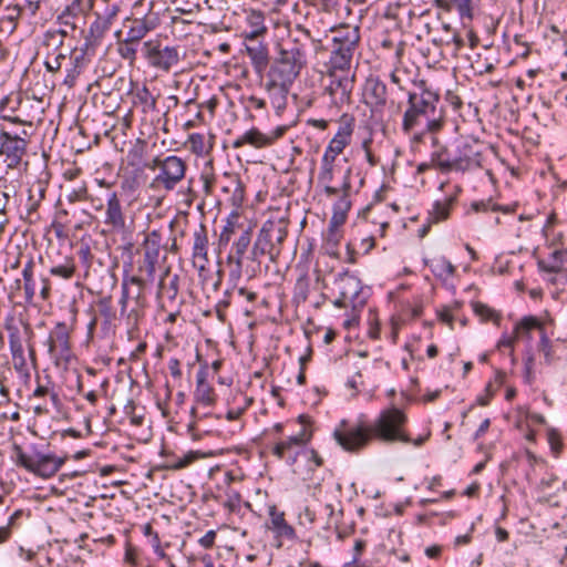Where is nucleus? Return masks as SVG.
I'll return each instance as SVG.
<instances>
[{
    "mask_svg": "<svg viewBox=\"0 0 567 567\" xmlns=\"http://www.w3.org/2000/svg\"><path fill=\"white\" fill-rule=\"evenodd\" d=\"M271 529L277 538L295 540L297 538L293 527L285 519V513L277 509L276 505L268 509Z\"/></svg>",
    "mask_w": 567,
    "mask_h": 567,
    "instance_id": "29",
    "label": "nucleus"
},
{
    "mask_svg": "<svg viewBox=\"0 0 567 567\" xmlns=\"http://www.w3.org/2000/svg\"><path fill=\"white\" fill-rule=\"evenodd\" d=\"M50 0H24L27 17L33 19L38 16L42 4H47Z\"/></svg>",
    "mask_w": 567,
    "mask_h": 567,
    "instance_id": "63",
    "label": "nucleus"
},
{
    "mask_svg": "<svg viewBox=\"0 0 567 567\" xmlns=\"http://www.w3.org/2000/svg\"><path fill=\"white\" fill-rule=\"evenodd\" d=\"M48 347L51 357L59 362L69 363L72 359L70 329L65 322H58L50 332Z\"/></svg>",
    "mask_w": 567,
    "mask_h": 567,
    "instance_id": "18",
    "label": "nucleus"
},
{
    "mask_svg": "<svg viewBox=\"0 0 567 567\" xmlns=\"http://www.w3.org/2000/svg\"><path fill=\"white\" fill-rule=\"evenodd\" d=\"M252 240V228H241L238 237L233 241L227 256V265L230 267L229 278L238 281L243 276L244 257L247 254Z\"/></svg>",
    "mask_w": 567,
    "mask_h": 567,
    "instance_id": "17",
    "label": "nucleus"
},
{
    "mask_svg": "<svg viewBox=\"0 0 567 567\" xmlns=\"http://www.w3.org/2000/svg\"><path fill=\"white\" fill-rule=\"evenodd\" d=\"M137 42H128L125 38L122 42L118 43V54L122 59L130 62V64H133L136 60L137 55V49H136Z\"/></svg>",
    "mask_w": 567,
    "mask_h": 567,
    "instance_id": "54",
    "label": "nucleus"
},
{
    "mask_svg": "<svg viewBox=\"0 0 567 567\" xmlns=\"http://www.w3.org/2000/svg\"><path fill=\"white\" fill-rule=\"evenodd\" d=\"M34 262L30 259L22 269V278L24 281L23 289L27 301H32L35 296L37 287L34 281Z\"/></svg>",
    "mask_w": 567,
    "mask_h": 567,
    "instance_id": "43",
    "label": "nucleus"
},
{
    "mask_svg": "<svg viewBox=\"0 0 567 567\" xmlns=\"http://www.w3.org/2000/svg\"><path fill=\"white\" fill-rule=\"evenodd\" d=\"M243 498L238 491L234 488H228L225 492V501L223 505L230 513H239L241 508Z\"/></svg>",
    "mask_w": 567,
    "mask_h": 567,
    "instance_id": "53",
    "label": "nucleus"
},
{
    "mask_svg": "<svg viewBox=\"0 0 567 567\" xmlns=\"http://www.w3.org/2000/svg\"><path fill=\"white\" fill-rule=\"evenodd\" d=\"M333 439L346 452L359 453L373 441L369 424L358 421L349 423L342 420L333 430Z\"/></svg>",
    "mask_w": 567,
    "mask_h": 567,
    "instance_id": "8",
    "label": "nucleus"
},
{
    "mask_svg": "<svg viewBox=\"0 0 567 567\" xmlns=\"http://www.w3.org/2000/svg\"><path fill=\"white\" fill-rule=\"evenodd\" d=\"M53 277H59L63 280H70L76 272L75 260L72 256H66L61 264L54 265L49 270Z\"/></svg>",
    "mask_w": 567,
    "mask_h": 567,
    "instance_id": "40",
    "label": "nucleus"
},
{
    "mask_svg": "<svg viewBox=\"0 0 567 567\" xmlns=\"http://www.w3.org/2000/svg\"><path fill=\"white\" fill-rule=\"evenodd\" d=\"M309 293V282L307 279H298L295 287V299L305 302Z\"/></svg>",
    "mask_w": 567,
    "mask_h": 567,
    "instance_id": "61",
    "label": "nucleus"
},
{
    "mask_svg": "<svg viewBox=\"0 0 567 567\" xmlns=\"http://www.w3.org/2000/svg\"><path fill=\"white\" fill-rule=\"evenodd\" d=\"M248 227L249 226L238 224L236 216L228 218L219 234V238H218L219 248H225L230 243L233 235H236V234L239 235L241 228H248Z\"/></svg>",
    "mask_w": 567,
    "mask_h": 567,
    "instance_id": "41",
    "label": "nucleus"
},
{
    "mask_svg": "<svg viewBox=\"0 0 567 567\" xmlns=\"http://www.w3.org/2000/svg\"><path fill=\"white\" fill-rule=\"evenodd\" d=\"M136 99L143 106V112H154L156 111V97L151 93L147 86H142L136 91Z\"/></svg>",
    "mask_w": 567,
    "mask_h": 567,
    "instance_id": "50",
    "label": "nucleus"
},
{
    "mask_svg": "<svg viewBox=\"0 0 567 567\" xmlns=\"http://www.w3.org/2000/svg\"><path fill=\"white\" fill-rule=\"evenodd\" d=\"M538 267L546 272L567 271V250H553L547 258L538 260Z\"/></svg>",
    "mask_w": 567,
    "mask_h": 567,
    "instance_id": "33",
    "label": "nucleus"
},
{
    "mask_svg": "<svg viewBox=\"0 0 567 567\" xmlns=\"http://www.w3.org/2000/svg\"><path fill=\"white\" fill-rule=\"evenodd\" d=\"M472 308L474 313L483 321H492L495 324H499L502 316L498 311L491 308L489 306L481 302V301H474L472 302Z\"/></svg>",
    "mask_w": 567,
    "mask_h": 567,
    "instance_id": "45",
    "label": "nucleus"
},
{
    "mask_svg": "<svg viewBox=\"0 0 567 567\" xmlns=\"http://www.w3.org/2000/svg\"><path fill=\"white\" fill-rule=\"evenodd\" d=\"M453 198H446L444 202H436L431 214V218L434 223L443 221L449 218Z\"/></svg>",
    "mask_w": 567,
    "mask_h": 567,
    "instance_id": "52",
    "label": "nucleus"
},
{
    "mask_svg": "<svg viewBox=\"0 0 567 567\" xmlns=\"http://www.w3.org/2000/svg\"><path fill=\"white\" fill-rule=\"evenodd\" d=\"M334 285L338 295L350 301L353 312H359L365 306L368 297L363 291L361 280L357 276L348 271L339 274Z\"/></svg>",
    "mask_w": 567,
    "mask_h": 567,
    "instance_id": "15",
    "label": "nucleus"
},
{
    "mask_svg": "<svg viewBox=\"0 0 567 567\" xmlns=\"http://www.w3.org/2000/svg\"><path fill=\"white\" fill-rule=\"evenodd\" d=\"M244 47L254 69L257 72L266 70L269 63L268 47L265 38H243Z\"/></svg>",
    "mask_w": 567,
    "mask_h": 567,
    "instance_id": "24",
    "label": "nucleus"
},
{
    "mask_svg": "<svg viewBox=\"0 0 567 567\" xmlns=\"http://www.w3.org/2000/svg\"><path fill=\"white\" fill-rule=\"evenodd\" d=\"M142 53L148 66L165 73L178 66L184 56L179 45H162L158 40L145 41Z\"/></svg>",
    "mask_w": 567,
    "mask_h": 567,
    "instance_id": "11",
    "label": "nucleus"
},
{
    "mask_svg": "<svg viewBox=\"0 0 567 567\" xmlns=\"http://www.w3.org/2000/svg\"><path fill=\"white\" fill-rule=\"evenodd\" d=\"M178 284L179 277L178 275H171V269L166 268L161 275L158 287H157V296L166 297L169 300H175L178 293Z\"/></svg>",
    "mask_w": 567,
    "mask_h": 567,
    "instance_id": "35",
    "label": "nucleus"
},
{
    "mask_svg": "<svg viewBox=\"0 0 567 567\" xmlns=\"http://www.w3.org/2000/svg\"><path fill=\"white\" fill-rule=\"evenodd\" d=\"M285 127H278L274 133H262L258 128L252 127L246 131L244 134L238 136L234 142L233 146L235 148H240L244 145H251L256 148H262L271 145L277 138L282 136L285 133Z\"/></svg>",
    "mask_w": 567,
    "mask_h": 567,
    "instance_id": "21",
    "label": "nucleus"
},
{
    "mask_svg": "<svg viewBox=\"0 0 567 567\" xmlns=\"http://www.w3.org/2000/svg\"><path fill=\"white\" fill-rule=\"evenodd\" d=\"M328 83L324 86V93L329 95L331 103L341 109L349 105L355 82V72L351 69L340 71L332 68H326Z\"/></svg>",
    "mask_w": 567,
    "mask_h": 567,
    "instance_id": "12",
    "label": "nucleus"
},
{
    "mask_svg": "<svg viewBox=\"0 0 567 567\" xmlns=\"http://www.w3.org/2000/svg\"><path fill=\"white\" fill-rule=\"evenodd\" d=\"M161 261L142 257L138 261L137 271L138 276L144 277L146 282H152L155 279L156 269Z\"/></svg>",
    "mask_w": 567,
    "mask_h": 567,
    "instance_id": "47",
    "label": "nucleus"
},
{
    "mask_svg": "<svg viewBox=\"0 0 567 567\" xmlns=\"http://www.w3.org/2000/svg\"><path fill=\"white\" fill-rule=\"evenodd\" d=\"M388 101V90L383 81L370 75L362 87V102L369 107L373 117H381Z\"/></svg>",
    "mask_w": 567,
    "mask_h": 567,
    "instance_id": "16",
    "label": "nucleus"
},
{
    "mask_svg": "<svg viewBox=\"0 0 567 567\" xmlns=\"http://www.w3.org/2000/svg\"><path fill=\"white\" fill-rule=\"evenodd\" d=\"M30 133H20L0 127V162L7 169L18 168L27 155Z\"/></svg>",
    "mask_w": 567,
    "mask_h": 567,
    "instance_id": "7",
    "label": "nucleus"
},
{
    "mask_svg": "<svg viewBox=\"0 0 567 567\" xmlns=\"http://www.w3.org/2000/svg\"><path fill=\"white\" fill-rule=\"evenodd\" d=\"M196 460V454L194 452H188L183 457L176 460V461H168L164 468L172 470V471H178L187 467L189 464H192Z\"/></svg>",
    "mask_w": 567,
    "mask_h": 567,
    "instance_id": "57",
    "label": "nucleus"
},
{
    "mask_svg": "<svg viewBox=\"0 0 567 567\" xmlns=\"http://www.w3.org/2000/svg\"><path fill=\"white\" fill-rule=\"evenodd\" d=\"M324 508L328 512V520H327L328 527H331V526L338 527L339 524L341 523L342 509L337 507L336 504H333L332 502L326 503Z\"/></svg>",
    "mask_w": 567,
    "mask_h": 567,
    "instance_id": "58",
    "label": "nucleus"
},
{
    "mask_svg": "<svg viewBox=\"0 0 567 567\" xmlns=\"http://www.w3.org/2000/svg\"><path fill=\"white\" fill-rule=\"evenodd\" d=\"M65 58L66 54L61 50L47 52L44 61L45 70L50 73L59 72Z\"/></svg>",
    "mask_w": 567,
    "mask_h": 567,
    "instance_id": "48",
    "label": "nucleus"
},
{
    "mask_svg": "<svg viewBox=\"0 0 567 567\" xmlns=\"http://www.w3.org/2000/svg\"><path fill=\"white\" fill-rule=\"evenodd\" d=\"M338 171V164H320L319 167L318 185L322 187L324 195L329 198L337 194L338 186H332V182Z\"/></svg>",
    "mask_w": 567,
    "mask_h": 567,
    "instance_id": "34",
    "label": "nucleus"
},
{
    "mask_svg": "<svg viewBox=\"0 0 567 567\" xmlns=\"http://www.w3.org/2000/svg\"><path fill=\"white\" fill-rule=\"evenodd\" d=\"M424 262L434 277L441 281H447L456 271V267L445 256H434L431 259H425Z\"/></svg>",
    "mask_w": 567,
    "mask_h": 567,
    "instance_id": "32",
    "label": "nucleus"
},
{
    "mask_svg": "<svg viewBox=\"0 0 567 567\" xmlns=\"http://www.w3.org/2000/svg\"><path fill=\"white\" fill-rule=\"evenodd\" d=\"M437 103L439 95L432 91L424 90L420 94L409 93V107L403 115L402 130L410 133L422 118L435 115Z\"/></svg>",
    "mask_w": 567,
    "mask_h": 567,
    "instance_id": "9",
    "label": "nucleus"
},
{
    "mask_svg": "<svg viewBox=\"0 0 567 567\" xmlns=\"http://www.w3.org/2000/svg\"><path fill=\"white\" fill-rule=\"evenodd\" d=\"M280 254V248L272 240L267 229L261 226L256 240L252 244L248 259L252 262H260V258L268 255L271 261H275Z\"/></svg>",
    "mask_w": 567,
    "mask_h": 567,
    "instance_id": "23",
    "label": "nucleus"
},
{
    "mask_svg": "<svg viewBox=\"0 0 567 567\" xmlns=\"http://www.w3.org/2000/svg\"><path fill=\"white\" fill-rule=\"evenodd\" d=\"M27 16L25 4L20 6L19 3H10L4 8L3 21L11 24V31L17 29L18 21Z\"/></svg>",
    "mask_w": 567,
    "mask_h": 567,
    "instance_id": "46",
    "label": "nucleus"
},
{
    "mask_svg": "<svg viewBox=\"0 0 567 567\" xmlns=\"http://www.w3.org/2000/svg\"><path fill=\"white\" fill-rule=\"evenodd\" d=\"M104 224L117 231L125 228V217L122 212L121 202L115 192H112L107 196Z\"/></svg>",
    "mask_w": 567,
    "mask_h": 567,
    "instance_id": "30",
    "label": "nucleus"
},
{
    "mask_svg": "<svg viewBox=\"0 0 567 567\" xmlns=\"http://www.w3.org/2000/svg\"><path fill=\"white\" fill-rule=\"evenodd\" d=\"M311 437L312 432L303 426L297 434L275 443L271 453L291 466L295 474H303L299 465L300 460L306 462L308 471H316L322 466L323 460L316 450L307 446Z\"/></svg>",
    "mask_w": 567,
    "mask_h": 567,
    "instance_id": "2",
    "label": "nucleus"
},
{
    "mask_svg": "<svg viewBox=\"0 0 567 567\" xmlns=\"http://www.w3.org/2000/svg\"><path fill=\"white\" fill-rule=\"evenodd\" d=\"M111 23L107 20H104L101 16L91 23L89 28V33L85 38L84 44H87V48L92 49L95 45H99L104 38L105 33L110 30Z\"/></svg>",
    "mask_w": 567,
    "mask_h": 567,
    "instance_id": "37",
    "label": "nucleus"
},
{
    "mask_svg": "<svg viewBox=\"0 0 567 567\" xmlns=\"http://www.w3.org/2000/svg\"><path fill=\"white\" fill-rule=\"evenodd\" d=\"M247 27L241 31V38H265L267 27L260 12H251L247 16Z\"/></svg>",
    "mask_w": 567,
    "mask_h": 567,
    "instance_id": "36",
    "label": "nucleus"
},
{
    "mask_svg": "<svg viewBox=\"0 0 567 567\" xmlns=\"http://www.w3.org/2000/svg\"><path fill=\"white\" fill-rule=\"evenodd\" d=\"M547 442L555 457H558L564 449L561 433L555 427H548L546 431Z\"/></svg>",
    "mask_w": 567,
    "mask_h": 567,
    "instance_id": "51",
    "label": "nucleus"
},
{
    "mask_svg": "<svg viewBox=\"0 0 567 567\" xmlns=\"http://www.w3.org/2000/svg\"><path fill=\"white\" fill-rule=\"evenodd\" d=\"M275 56L268 73L295 81L307 64L306 43L288 27L277 29Z\"/></svg>",
    "mask_w": 567,
    "mask_h": 567,
    "instance_id": "1",
    "label": "nucleus"
},
{
    "mask_svg": "<svg viewBox=\"0 0 567 567\" xmlns=\"http://www.w3.org/2000/svg\"><path fill=\"white\" fill-rule=\"evenodd\" d=\"M165 248L164 237L161 230L153 229L145 234L141 244L142 257L154 259L157 261L165 260L166 257L162 256Z\"/></svg>",
    "mask_w": 567,
    "mask_h": 567,
    "instance_id": "28",
    "label": "nucleus"
},
{
    "mask_svg": "<svg viewBox=\"0 0 567 567\" xmlns=\"http://www.w3.org/2000/svg\"><path fill=\"white\" fill-rule=\"evenodd\" d=\"M352 168L347 167L342 175V181L337 188V194L333 197H338L337 202L333 204L332 212L342 214L348 216V213L351 208V194H352V184H351Z\"/></svg>",
    "mask_w": 567,
    "mask_h": 567,
    "instance_id": "27",
    "label": "nucleus"
},
{
    "mask_svg": "<svg viewBox=\"0 0 567 567\" xmlns=\"http://www.w3.org/2000/svg\"><path fill=\"white\" fill-rule=\"evenodd\" d=\"M351 134L352 130L349 125L340 126L327 147L330 148V152L341 155L351 141Z\"/></svg>",
    "mask_w": 567,
    "mask_h": 567,
    "instance_id": "39",
    "label": "nucleus"
},
{
    "mask_svg": "<svg viewBox=\"0 0 567 567\" xmlns=\"http://www.w3.org/2000/svg\"><path fill=\"white\" fill-rule=\"evenodd\" d=\"M292 83V80L268 73L265 86L277 114H280L281 111L285 110L287 105V95Z\"/></svg>",
    "mask_w": 567,
    "mask_h": 567,
    "instance_id": "20",
    "label": "nucleus"
},
{
    "mask_svg": "<svg viewBox=\"0 0 567 567\" xmlns=\"http://www.w3.org/2000/svg\"><path fill=\"white\" fill-rule=\"evenodd\" d=\"M208 364L204 363L199 367L196 373V388L194 391L195 404L192 406L190 410V415L194 420H200L203 417L208 416V413H199V406L210 408L214 406L217 401V394L214 388L208 382Z\"/></svg>",
    "mask_w": 567,
    "mask_h": 567,
    "instance_id": "14",
    "label": "nucleus"
},
{
    "mask_svg": "<svg viewBox=\"0 0 567 567\" xmlns=\"http://www.w3.org/2000/svg\"><path fill=\"white\" fill-rule=\"evenodd\" d=\"M147 168L155 172L150 183V188L155 192L169 193L185 179L187 163L177 155L155 156L147 164Z\"/></svg>",
    "mask_w": 567,
    "mask_h": 567,
    "instance_id": "6",
    "label": "nucleus"
},
{
    "mask_svg": "<svg viewBox=\"0 0 567 567\" xmlns=\"http://www.w3.org/2000/svg\"><path fill=\"white\" fill-rule=\"evenodd\" d=\"M146 285V279L142 276L124 275L122 278L120 313L126 318L128 324L136 326L144 316L147 305Z\"/></svg>",
    "mask_w": 567,
    "mask_h": 567,
    "instance_id": "5",
    "label": "nucleus"
},
{
    "mask_svg": "<svg viewBox=\"0 0 567 567\" xmlns=\"http://www.w3.org/2000/svg\"><path fill=\"white\" fill-rule=\"evenodd\" d=\"M515 207L516 206H501L494 203L493 199L488 198L473 202L471 204L470 212L487 214L502 210L505 214H511L515 210Z\"/></svg>",
    "mask_w": 567,
    "mask_h": 567,
    "instance_id": "42",
    "label": "nucleus"
},
{
    "mask_svg": "<svg viewBox=\"0 0 567 567\" xmlns=\"http://www.w3.org/2000/svg\"><path fill=\"white\" fill-rule=\"evenodd\" d=\"M329 60L326 68L348 71L352 66L354 54L359 50L361 32L359 25L340 24L330 29Z\"/></svg>",
    "mask_w": 567,
    "mask_h": 567,
    "instance_id": "3",
    "label": "nucleus"
},
{
    "mask_svg": "<svg viewBox=\"0 0 567 567\" xmlns=\"http://www.w3.org/2000/svg\"><path fill=\"white\" fill-rule=\"evenodd\" d=\"M131 25L126 32L128 42H140L151 31L159 25V18L156 13L148 12L143 18L127 19Z\"/></svg>",
    "mask_w": 567,
    "mask_h": 567,
    "instance_id": "25",
    "label": "nucleus"
},
{
    "mask_svg": "<svg viewBox=\"0 0 567 567\" xmlns=\"http://www.w3.org/2000/svg\"><path fill=\"white\" fill-rule=\"evenodd\" d=\"M8 330L11 331L10 334H9V343H10V349H11V352L13 354V357L16 358L17 355H20L22 357L23 355V348H22V344L18 338V331L16 328H13L12 326H7Z\"/></svg>",
    "mask_w": 567,
    "mask_h": 567,
    "instance_id": "60",
    "label": "nucleus"
},
{
    "mask_svg": "<svg viewBox=\"0 0 567 567\" xmlns=\"http://www.w3.org/2000/svg\"><path fill=\"white\" fill-rule=\"evenodd\" d=\"M454 172H467L483 167L480 144L464 138L456 140L453 144Z\"/></svg>",
    "mask_w": 567,
    "mask_h": 567,
    "instance_id": "13",
    "label": "nucleus"
},
{
    "mask_svg": "<svg viewBox=\"0 0 567 567\" xmlns=\"http://www.w3.org/2000/svg\"><path fill=\"white\" fill-rule=\"evenodd\" d=\"M192 262L199 274L207 269L208 259V235L204 225H200L193 234Z\"/></svg>",
    "mask_w": 567,
    "mask_h": 567,
    "instance_id": "22",
    "label": "nucleus"
},
{
    "mask_svg": "<svg viewBox=\"0 0 567 567\" xmlns=\"http://www.w3.org/2000/svg\"><path fill=\"white\" fill-rule=\"evenodd\" d=\"M409 417L405 411L395 405H391L380 411L371 424H369L373 440L384 444L411 442V436L406 431Z\"/></svg>",
    "mask_w": 567,
    "mask_h": 567,
    "instance_id": "4",
    "label": "nucleus"
},
{
    "mask_svg": "<svg viewBox=\"0 0 567 567\" xmlns=\"http://www.w3.org/2000/svg\"><path fill=\"white\" fill-rule=\"evenodd\" d=\"M457 9L462 18H472V2L471 0H450Z\"/></svg>",
    "mask_w": 567,
    "mask_h": 567,
    "instance_id": "64",
    "label": "nucleus"
},
{
    "mask_svg": "<svg viewBox=\"0 0 567 567\" xmlns=\"http://www.w3.org/2000/svg\"><path fill=\"white\" fill-rule=\"evenodd\" d=\"M33 399H49L51 402V406L58 408L60 404V398L59 394L47 386L39 385L32 394Z\"/></svg>",
    "mask_w": 567,
    "mask_h": 567,
    "instance_id": "55",
    "label": "nucleus"
},
{
    "mask_svg": "<svg viewBox=\"0 0 567 567\" xmlns=\"http://www.w3.org/2000/svg\"><path fill=\"white\" fill-rule=\"evenodd\" d=\"M187 143L193 154L202 156L206 153L205 137L200 133H193L188 136Z\"/></svg>",
    "mask_w": 567,
    "mask_h": 567,
    "instance_id": "56",
    "label": "nucleus"
},
{
    "mask_svg": "<svg viewBox=\"0 0 567 567\" xmlns=\"http://www.w3.org/2000/svg\"><path fill=\"white\" fill-rule=\"evenodd\" d=\"M90 48H87V44H83L81 48H73L70 53V60L71 64L66 69V74L63 80V84L66 85L69 89H72L80 74L83 72V70L86 66L87 60L86 54L89 52Z\"/></svg>",
    "mask_w": 567,
    "mask_h": 567,
    "instance_id": "26",
    "label": "nucleus"
},
{
    "mask_svg": "<svg viewBox=\"0 0 567 567\" xmlns=\"http://www.w3.org/2000/svg\"><path fill=\"white\" fill-rule=\"evenodd\" d=\"M432 144L434 150L432 151L431 156L433 163L436 164V168L442 173L454 172V168H452V165L454 166L453 145H442L436 137H432Z\"/></svg>",
    "mask_w": 567,
    "mask_h": 567,
    "instance_id": "31",
    "label": "nucleus"
},
{
    "mask_svg": "<svg viewBox=\"0 0 567 567\" xmlns=\"http://www.w3.org/2000/svg\"><path fill=\"white\" fill-rule=\"evenodd\" d=\"M539 351L544 354L546 363H551L554 360V351L551 341L546 334V332H543L540 334L539 343H538Z\"/></svg>",
    "mask_w": 567,
    "mask_h": 567,
    "instance_id": "59",
    "label": "nucleus"
},
{
    "mask_svg": "<svg viewBox=\"0 0 567 567\" xmlns=\"http://www.w3.org/2000/svg\"><path fill=\"white\" fill-rule=\"evenodd\" d=\"M315 493L313 495L315 496H318L320 498L322 492L324 493H329V492H340V486L334 483V481L332 478L328 480V481H322V483H318L316 486H315Z\"/></svg>",
    "mask_w": 567,
    "mask_h": 567,
    "instance_id": "62",
    "label": "nucleus"
},
{
    "mask_svg": "<svg viewBox=\"0 0 567 567\" xmlns=\"http://www.w3.org/2000/svg\"><path fill=\"white\" fill-rule=\"evenodd\" d=\"M63 44V39L59 38V35L55 34L53 28L48 29L42 34L41 45L45 49L47 52L59 51L62 49Z\"/></svg>",
    "mask_w": 567,
    "mask_h": 567,
    "instance_id": "49",
    "label": "nucleus"
},
{
    "mask_svg": "<svg viewBox=\"0 0 567 567\" xmlns=\"http://www.w3.org/2000/svg\"><path fill=\"white\" fill-rule=\"evenodd\" d=\"M94 0H71L58 14L56 22L75 31L78 21L85 18L92 10Z\"/></svg>",
    "mask_w": 567,
    "mask_h": 567,
    "instance_id": "19",
    "label": "nucleus"
},
{
    "mask_svg": "<svg viewBox=\"0 0 567 567\" xmlns=\"http://www.w3.org/2000/svg\"><path fill=\"white\" fill-rule=\"evenodd\" d=\"M518 338H527L530 339V332L533 330H539L540 334L545 332L544 322L535 317V316H525L523 317L514 328Z\"/></svg>",
    "mask_w": 567,
    "mask_h": 567,
    "instance_id": "38",
    "label": "nucleus"
},
{
    "mask_svg": "<svg viewBox=\"0 0 567 567\" xmlns=\"http://www.w3.org/2000/svg\"><path fill=\"white\" fill-rule=\"evenodd\" d=\"M13 452L14 463L18 466L43 478L52 477L65 462V457H58L52 454L40 452L28 454L19 445H14Z\"/></svg>",
    "mask_w": 567,
    "mask_h": 567,
    "instance_id": "10",
    "label": "nucleus"
},
{
    "mask_svg": "<svg viewBox=\"0 0 567 567\" xmlns=\"http://www.w3.org/2000/svg\"><path fill=\"white\" fill-rule=\"evenodd\" d=\"M262 226L267 229L268 234L271 236L272 240L279 247L285 238L287 237V225L286 223L280 220H266Z\"/></svg>",
    "mask_w": 567,
    "mask_h": 567,
    "instance_id": "44",
    "label": "nucleus"
}]
</instances>
